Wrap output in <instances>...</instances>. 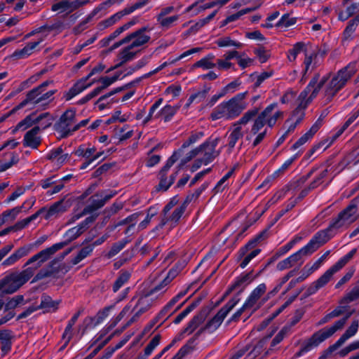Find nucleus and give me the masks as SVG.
Here are the masks:
<instances>
[{"instance_id":"f257e3e1","label":"nucleus","mask_w":359,"mask_h":359,"mask_svg":"<svg viewBox=\"0 0 359 359\" xmlns=\"http://www.w3.org/2000/svg\"><path fill=\"white\" fill-rule=\"evenodd\" d=\"M248 95V91L238 93L228 101L222 102L213 109L210 114V118L212 121L218 119L229 121L238 117L248 107V103L245 100Z\"/></svg>"},{"instance_id":"f03ea898","label":"nucleus","mask_w":359,"mask_h":359,"mask_svg":"<svg viewBox=\"0 0 359 359\" xmlns=\"http://www.w3.org/2000/svg\"><path fill=\"white\" fill-rule=\"evenodd\" d=\"M318 76H316L312 79L306 88L302 91L299 96V104L296 109L293 111L291 116L286 121V123L290 121H294L299 123L304 117V109L306 108L309 100H311L317 95L319 90L325 82V78H323L316 86Z\"/></svg>"},{"instance_id":"7ed1b4c3","label":"nucleus","mask_w":359,"mask_h":359,"mask_svg":"<svg viewBox=\"0 0 359 359\" xmlns=\"http://www.w3.org/2000/svg\"><path fill=\"white\" fill-rule=\"evenodd\" d=\"M355 65L349 64L340 69L326 86L324 97L326 102H330L332 97L344 87L347 81L355 73Z\"/></svg>"},{"instance_id":"20e7f679","label":"nucleus","mask_w":359,"mask_h":359,"mask_svg":"<svg viewBox=\"0 0 359 359\" xmlns=\"http://www.w3.org/2000/svg\"><path fill=\"white\" fill-rule=\"evenodd\" d=\"M258 113V108L255 107L245 111L243 116L234 123H232L229 128V135L228 137V151L231 153L235 147L238 140H241L244 136V130L243 126H246L251 121Z\"/></svg>"},{"instance_id":"39448f33","label":"nucleus","mask_w":359,"mask_h":359,"mask_svg":"<svg viewBox=\"0 0 359 359\" xmlns=\"http://www.w3.org/2000/svg\"><path fill=\"white\" fill-rule=\"evenodd\" d=\"M56 247H49L31 257L24 264V269L21 271L29 280L34 276L42 264L48 261L52 255Z\"/></svg>"},{"instance_id":"423d86ee","label":"nucleus","mask_w":359,"mask_h":359,"mask_svg":"<svg viewBox=\"0 0 359 359\" xmlns=\"http://www.w3.org/2000/svg\"><path fill=\"white\" fill-rule=\"evenodd\" d=\"M238 302L239 298L238 297H234L230 299L203 328L200 329L196 332L195 337L197 338L203 332L205 331H207L209 333L215 332L220 326L224 319L235 307Z\"/></svg>"},{"instance_id":"0eeeda50","label":"nucleus","mask_w":359,"mask_h":359,"mask_svg":"<svg viewBox=\"0 0 359 359\" xmlns=\"http://www.w3.org/2000/svg\"><path fill=\"white\" fill-rule=\"evenodd\" d=\"M158 292L159 291H154V287L147 294L139 298L135 306L131 311L132 312H135V313L127 322L124 326V328L128 327L133 323L136 322L143 313L149 311L153 306H154L157 299V297L154 294Z\"/></svg>"},{"instance_id":"6e6552de","label":"nucleus","mask_w":359,"mask_h":359,"mask_svg":"<svg viewBox=\"0 0 359 359\" xmlns=\"http://www.w3.org/2000/svg\"><path fill=\"white\" fill-rule=\"evenodd\" d=\"M28 281L22 271L12 272L0 280V297L13 294Z\"/></svg>"},{"instance_id":"1a4fd4ad","label":"nucleus","mask_w":359,"mask_h":359,"mask_svg":"<svg viewBox=\"0 0 359 359\" xmlns=\"http://www.w3.org/2000/svg\"><path fill=\"white\" fill-rule=\"evenodd\" d=\"M359 215H358L357 200H352L350 204L342 210L330 223V228H335L337 230L346 227L355 222Z\"/></svg>"},{"instance_id":"9d476101","label":"nucleus","mask_w":359,"mask_h":359,"mask_svg":"<svg viewBox=\"0 0 359 359\" xmlns=\"http://www.w3.org/2000/svg\"><path fill=\"white\" fill-rule=\"evenodd\" d=\"M180 158V151H175L168 159L165 165L161 169L158 173L159 184L157 190L167 191L168 188L174 183L176 176L178 173L177 170L169 177L167 176L168 171L174 163Z\"/></svg>"},{"instance_id":"9b49d317","label":"nucleus","mask_w":359,"mask_h":359,"mask_svg":"<svg viewBox=\"0 0 359 359\" xmlns=\"http://www.w3.org/2000/svg\"><path fill=\"white\" fill-rule=\"evenodd\" d=\"M96 219L95 216H90L85 219L76 226H74L69 229L64 235L65 238V241L55 243L51 247H56L57 248L54 250V253L67 245L69 243L79 237L83 232H85L89 227V225L92 224Z\"/></svg>"},{"instance_id":"f8f14e48","label":"nucleus","mask_w":359,"mask_h":359,"mask_svg":"<svg viewBox=\"0 0 359 359\" xmlns=\"http://www.w3.org/2000/svg\"><path fill=\"white\" fill-rule=\"evenodd\" d=\"M264 234L265 232H262L239 250L238 258L242 259L240 264L242 269H244L252 259L260 253L261 250L255 248V246L262 239Z\"/></svg>"},{"instance_id":"ddd939ff","label":"nucleus","mask_w":359,"mask_h":359,"mask_svg":"<svg viewBox=\"0 0 359 359\" xmlns=\"http://www.w3.org/2000/svg\"><path fill=\"white\" fill-rule=\"evenodd\" d=\"M334 231H337V229L335 228H330V224L327 229L317 232L308 244L301 248L305 256H310L320 246L326 243L332 236L331 233Z\"/></svg>"},{"instance_id":"4468645a","label":"nucleus","mask_w":359,"mask_h":359,"mask_svg":"<svg viewBox=\"0 0 359 359\" xmlns=\"http://www.w3.org/2000/svg\"><path fill=\"white\" fill-rule=\"evenodd\" d=\"M75 123V111L73 109H67L55 124V129L60 133V137L65 138L74 132V126Z\"/></svg>"},{"instance_id":"2eb2a0df","label":"nucleus","mask_w":359,"mask_h":359,"mask_svg":"<svg viewBox=\"0 0 359 359\" xmlns=\"http://www.w3.org/2000/svg\"><path fill=\"white\" fill-rule=\"evenodd\" d=\"M356 249L354 248L341 257L331 268L327 270L317 280L315 281L319 288L324 287L332 278V276L341 269L355 255Z\"/></svg>"},{"instance_id":"dca6fc26","label":"nucleus","mask_w":359,"mask_h":359,"mask_svg":"<svg viewBox=\"0 0 359 359\" xmlns=\"http://www.w3.org/2000/svg\"><path fill=\"white\" fill-rule=\"evenodd\" d=\"M114 190L101 191L90 196L88 205L84 208V213L90 214L103 207L105 203L116 194Z\"/></svg>"},{"instance_id":"f3484780","label":"nucleus","mask_w":359,"mask_h":359,"mask_svg":"<svg viewBox=\"0 0 359 359\" xmlns=\"http://www.w3.org/2000/svg\"><path fill=\"white\" fill-rule=\"evenodd\" d=\"M218 142L219 138L208 139L196 148L198 155H203V165H207L212 162L219 155L220 151L215 149Z\"/></svg>"},{"instance_id":"a211bd4d","label":"nucleus","mask_w":359,"mask_h":359,"mask_svg":"<svg viewBox=\"0 0 359 359\" xmlns=\"http://www.w3.org/2000/svg\"><path fill=\"white\" fill-rule=\"evenodd\" d=\"M70 206V201L66 200L65 197L52 204L48 208H46V213L43 217L46 220L58 218L61 215L67 211Z\"/></svg>"},{"instance_id":"6ab92c4d","label":"nucleus","mask_w":359,"mask_h":359,"mask_svg":"<svg viewBox=\"0 0 359 359\" xmlns=\"http://www.w3.org/2000/svg\"><path fill=\"white\" fill-rule=\"evenodd\" d=\"M278 107L277 103H272L266 107L259 116L262 118L266 125L272 128L279 118L283 117V112L276 109Z\"/></svg>"},{"instance_id":"aec40b11","label":"nucleus","mask_w":359,"mask_h":359,"mask_svg":"<svg viewBox=\"0 0 359 359\" xmlns=\"http://www.w3.org/2000/svg\"><path fill=\"white\" fill-rule=\"evenodd\" d=\"M89 0H62L52 5V11L62 13H72L79 8L86 5Z\"/></svg>"},{"instance_id":"412c9836","label":"nucleus","mask_w":359,"mask_h":359,"mask_svg":"<svg viewBox=\"0 0 359 359\" xmlns=\"http://www.w3.org/2000/svg\"><path fill=\"white\" fill-rule=\"evenodd\" d=\"M145 31L146 28L143 27L126 36L128 39V46L135 50L147 43L151 37L145 34Z\"/></svg>"},{"instance_id":"4be33fe9","label":"nucleus","mask_w":359,"mask_h":359,"mask_svg":"<svg viewBox=\"0 0 359 359\" xmlns=\"http://www.w3.org/2000/svg\"><path fill=\"white\" fill-rule=\"evenodd\" d=\"M185 205L180 204L177 206L169 217H164L161 219V222L152 230V232H156L161 230L165 224L169 222L171 226H175L180 219L186 210Z\"/></svg>"},{"instance_id":"5701e85b","label":"nucleus","mask_w":359,"mask_h":359,"mask_svg":"<svg viewBox=\"0 0 359 359\" xmlns=\"http://www.w3.org/2000/svg\"><path fill=\"white\" fill-rule=\"evenodd\" d=\"M304 257L306 256L304 252L300 249L287 258L279 262L276 265V269L278 271H283L294 266L298 263L301 265L303 263V257Z\"/></svg>"},{"instance_id":"b1692460","label":"nucleus","mask_w":359,"mask_h":359,"mask_svg":"<svg viewBox=\"0 0 359 359\" xmlns=\"http://www.w3.org/2000/svg\"><path fill=\"white\" fill-rule=\"evenodd\" d=\"M39 133V126H34L31 130H28L24 136L23 145L26 147L36 149L41 143Z\"/></svg>"},{"instance_id":"393cba45","label":"nucleus","mask_w":359,"mask_h":359,"mask_svg":"<svg viewBox=\"0 0 359 359\" xmlns=\"http://www.w3.org/2000/svg\"><path fill=\"white\" fill-rule=\"evenodd\" d=\"M50 116L48 112L43 113L38 116H35V114H31L27 116L24 119L20 121L15 126L13 132L17 130H25L26 129L32 127L33 125L39 123L42 119H46Z\"/></svg>"},{"instance_id":"a878e982","label":"nucleus","mask_w":359,"mask_h":359,"mask_svg":"<svg viewBox=\"0 0 359 359\" xmlns=\"http://www.w3.org/2000/svg\"><path fill=\"white\" fill-rule=\"evenodd\" d=\"M259 274L256 276L252 275V271L246 274L241 275L238 277L236 281L232 284L225 292V296L229 295L231 292L236 290H239L241 292L245 287L250 284L254 279H255Z\"/></svg>"},{"instance_id":"bb28decb","label":"nucleus","mask_w":359,"mask_h":359,"mask_svg":"<svg viewBox=\"0 0 359 359\" xmlns=\"http://www.w3.org/2000/svg\"><path fill=\"white\" fill-rule=\"evenodd\" d=\"M210 312L209 307H205L196 315L188 323L187 326L184 329V332L191 334L208 317Z\"/></svg>"},{"instance_id":"cd10ccee","label":"nucleus","mask_w":359,"mask_h":359,"mask_svg":"<svg viewBox=\"0 0 359 359\" xmlns=\"http://www.w3.org/2000/svg\"><path fill=\"white\" fill-rule=\"evenodd\" d=\"M359 25V13L348 21L341 36V43L345 45L354 38V33Z\"/></svg>"},{"instance_id":"c85d7f7f","label":"nucleus","mask_w":359,"mask_h":359,"mask_svg":"<svg viewBox=\"0 0 359 359\" xmlns=\"http://www.w3.org/2000/svg\"><path fill=\"white\" fill-rule=\"evenodd\" d=\"M42 93H43V91L39 89L37 87L34 88L27 93L25 99L22 100L18 106H16L13 109V111H16L20 109H22L29 103L34 105L39 104L40 97Z\"/></svg>"},{"instance_id":"c756f323","label":"nucleus","mask_w":359,"mask_h":359,"mask_svg":"<svg viewBox=\"0 0 359 359\" xmlns=\"http://www.w3.org/2000/svg\"><path fill=\"white\" fill-rule=\"evenodd\" d=\"M137 52V50L133 49L129 46H126L119 52L117 55L116 60L118 61V63L114 67L110 68L108 72L116 69L123 65L125 63L133 60L135 57Z\"/></svg>"},{"instance_id":"7c9ffc66","label":"nucleus","mask_w":359,"mask_h":359,"mask_svg":"<svg viewBox=\"0 0 359 359\" xmlns=\"http://www.w3.org/2000/svg\"><path fill=\"white\" fill-rule=\"evenodd\" d=\"M290 333V327L284 326L278 333L275 336V337L272 339L270 347L265 351L264 354V357H266L271 354L272 353L278 350V345L284 339L285 337H287Z\"/></svg>"},{"instance_id":"2f4dec72","label":"nucleus","mask_w":359,"mask_h":359,"mask_svg":"<svg viewBox=\"0 0 359 359\" xmlns=\"http://www.w3.org/2000/svg\"><path fill=\"white\" fill-rule=\"evenodd\" d=\"M180 107V104H177L174 106L166 104L154 115V118H161L165 123L168 122L177 112Z\"/></svg>"},{"instance_id":"473e14b6","label":"nucleus","mask_w":359,"mask_h":359,"mask_svg":"<svg viewBox=\"0 0 359 359\" xmlns=\"http://www.w3.org/2000/svg\"><path fill=\"white\" fill-rule=\"evenodd\" d=\"M326 338L320 330L315 332L302 346V351L308 352L312 348L317 347L320 343L325 341Z\"/></svg>"},{"instance_id":"72a5a7b5","label":"nucleus","mask_w":359,"mask_h":359,"mask_svg":"<svg viewBox=\"0 0 359 359\" xmlns=\"http://www.w3.org/2000/svg\"><path fill=\"white\" fill-rule=\"evenodd\" d=\"M183 267L184 264H180V266L175 265L172 268L160 284L154 287V291H165L164 288L179 274Z\"/></svg>"},{"instance_id":"f704fd0d","label":"nucleus","mask_w":359,"mask_h":359,"mask_svg":"<svg viewBox=\"0 0 359 359\" xmlns=\"http://www.w3.org/2000/svg\"><path fill=\"white\" fill-rule=\"evenodd\" d=\"M111 306L105 307L100 310L94 317H87L84 320L86 326L95 327L101 323L109 315Z\"/></svg>"},{"instance_id":"c9c22d12","label":"nucleus","mask_w":359,"mask_h":359,"mask_svg":"<svg viewBox=\"0 0 359 359\" xmlns=\"http://www.w3.org/2000/svg\"><path fill=\"white\" fill-rule=\"evenodd\" d=\"M266 290V285L264 283L259 284L254 290L251 292L250 295L245 302V307L253 308L259 299L265 293Z\"/></svg>"},{"instance_id":"e433bc0d","label":"nucleus","mask_w":359,"mask_h":359,"mask_svg":"<svg viewBox=\"0 0 359 359\" xmlns=\"http://www.w3.org/2000/svg\"><path fill=\"white\" fill-rule=\"evenodd\" d=\"M321 126L320 121L318 120L310 128V130L303 135L292 147V149H296L300 146L305 144L310 140L314 134L318 130Z\"/></svg>"},{"instance_id":"4c0bfd02","label":"nucleus","mask_w":359,"mask_h":359,"mask_svg":"<svg viewBox=\"0 0 359 359\" xmlns=\"http://www.w3.org/2000/svg\"><path fill=\"white\" fill-rule=\"evenodd\" d=\"M359 327L358 320H354L341 337L335 342V346H341L347 339L354 336Z\"/></svg>"},{"instance_id":"58836bf2","label":"nucleus","mask_w":359,"mask_h":359,"mask_svg":"<svg viewBox=\"0 0 359 359\" xmlns=\"http://www.w3.org/2000/svg\"><path fill=\"white\" fill-rule=\"evenodd\" d=\"M126 15H128V14L127 13H125V9H123L122 11L112 15L109 18L99 22L97 25V27L100 30H103L106 28H108V27L114 25L115 23H116L123 16H125Z\"/></svg>"},{"instance_id":"ea45409f","label":"nucleus","mask_w":359,"mask_h":359,"mask_svg":"<svg viewBox=\"0 0 359 359\" xmlns=\"http://www.w3.org/2000/svg\"><path fill=\"white\" fill-rule=\"evenodd\" d=\"M60 303V300L53 301L49 296L43 295L38 307L39 309H44L46 312L55 311Z\"/></svg>"},{"instance_id":"a19ab883","label":"nucleus","mask_w":359,"mask_h":359,"mask_svg":"<svg viewBox=\"0 0 359 359\" xmlns=\"http://www.w3.org/2000/svg\"><path fill=\"white\" fill-rule=\"evenodd\" d=\"M269 336L259 340L244 359H255L264 351Z\"/></svg>"},{"instance_id":"79ce46f5","label":"nucleus","mask_w":359,"mask_h":359,"mask_svg":"<svg viewBox=\"0 0 359 359\" xmlns=\"http://www.w3.org/2000/svg\"><path fill=\"white\" fill-rule=\"evenodd\" d=\"M215 55L212 54H208L205 57H203L200 60L195 62L192 68H202L203 69H210L216 67V63L214 62Z\"/></svg>"},{"instance_id":"37998d69","label":"nucleus","mask_w":359,"mask_h":359,"mask_svg":"<svg viewBox=\"0 0 359 359\" xmlns=\"http://www.w3.org/2000/svg\"><path fill=\"white\" fill-rule=\"evenodd\" d=\"M86 88H88V86H83L81 82H76L69 90L63 93L62 98L65 99V101H69Z\"/></svg>"},{"instance_id":"c03bdc74","label":"nucleus","mask_w":359,"mask_h":359,"mask_svg":"<svg viewBox=\"0 0 359 359\" xmlns=\"http://www.w3.org/2000/svg\"><path fill=\"white\" fill-rule=\"evenodd\" d=\"M358 13H359V3L355 2L347 6L345 11H339L338 19L340 21H345Z\"/></svg>"},{"instance_id":"a18cd8bd","label":"nucleus","mask_w":359,"mask_h":359,"mask_svg":"<svg viewBox=\"0 0 359 359\" xmlns=\"http://www.w3.org/2000/svg\"><path fill=\"white\" fill-rule=\"evenodd\" d=\"M40 41H34L28 43L22 49L16 50L13 53V56L18 59L24 58L30 55L33 50L39 44Z\"/></svg>"},{"instance_id":"49530a36","label":"nucleus","mask_w":359,"mask_h":359,"mask_svg":"<svg viewBox=\"0 0 359 359\" xmlns=\"http://www.w3.org/2000/svg\"><path fill=\"white\" fill-rule=\"evenodd\" d=\"M93 251V245H88L83 247L77 255L71 259L70 263L72 265H76L81 262L83 259L88 257Z\"/></svg>"},{"instance_id":"de8ad7c7","label":"nucleus","mask_w":359,"mask_h":359,"mask_svg":"<svg viewBox=\"0 0 359 359\" xmlns=\"http://www.w3.org/2000/svg\"><path fill=\"white\" fill-rule=\"evenodd\" d=\"M130 273L126 271H121L118 276L116 279L112 286L114 292H116L121 287H123L130 278Z\"/></svg>"},{"instance_id":"09e8293b","label":"nucleus","mask_w":359,"mask_h":359,"mask_svg":"<svg viewBox=\"0 0 359 359\" xmlns=\"http://www.w3.org/2000/svg\"><path fill=\"white\" fill-rule=\"evenodd\" d=\"M180 15H175L172 16L156 17V21L159 25L164 29H168L172 27L179 20Z\"/></svg>"},{"instance_id":"8fccbe9b","label":"nucleus","mask_w":359,"mask_h":359,"mask_svg":"<svg viewBox=\"0 0 359 359\" xmlns=\"http://www.w3.org/2000/svg\"><path fill=\"white\" fill-rule=\"evenodd\" d=\"M346 323V319L341 318L336 321L335 323L330 327H325L320 330V331L325 337L327 339L334 334L337 330L342 329Z\"/></svg>"},{"instance_id":"3c124183","label":"nucleus","mask_w":359,"mask_h":359,"mask_svg":"<svg viewBox=\"0 0 359 359\" xmlns=\"http://www.w3.org/2000/svg\"><path fill=\"white\" fill-rule=\"evenodd\" d=\"M129 242L126 238L122 239L116 243L112 244L110 250L107 253L106 257L108 259H111L121 252Z\"/></svg>"},{"instance_id":"603ef678","label":"nucleus","mask_w":359,"mask_h":359,"mask_svg":"<svg viewBox=\"0 0 359 359\" xmlns=\"http://www.w3.org/2000/svg\"><path fill=\"white\" fill-rule=\"evenodd\" d=\"M161 337L160 334H156L154 337V338L149 341V343L147 345L144 350V354L140 355V357H143L144 359H147L148 356H149L153 351L159 345Z\"/></svg>"},{"instance_id":"864d4df0","label":"nucleus","mask_w":359,"mask_h":359,"mask_svg":"<svg viewBox=\"0 0 359 359\" xmlns=\"http://www.w3.org/2000/svg\"><path fill=\"white\" fill-rule=\"evenodd\" d=\"M359 299V286H355L339 301L341 305L348 304L352 302H355Z\"/></svg>"},{"instance_id":"5fc2aeb1","label":"nucleus","mask_w":359,"mask_h":359,"mask_svg":"<svg viewBox=\"0 0 359 359\" xmlns=\"http://www.w3.org/2000/svg\"><path fill=\"white\" fill-rule=\"evenodd\" d=\"M62 149L60 147L57 148L55 150L51 151L47 156L48 159L53 161H55L57 164L63 163L65 160L68 158V154L62 155Z\"/></svg>"},{"instance_id":"6e6d98bb","label":"nucleus","mask_w":359,"mask_h":359,"mask_svg":"<svg viewBox=\"0 0 359 359\" xmlns=\"http://www.w3.org/2000/svg\"><path fill=\"white\" fill-rule=\"evenodd\" d=\"M302 52L306 53V45L303 42H298L295 43L292 48L288 51V59L290 61H294L298 54Z\"/></svg>"},{"instance_id":"4d7b16f0","label":"nucleus","mask_w":359,"mask_h":359,"mask_svg":"<svg viewBox=\"0 0 359 359\" xmlns=\"http://www.w3.org/2000/svg\"><path fill=\"white\" fill-rule=\"evenodd\" d=\"M141 81V78H139L132 82H130L127 84H126L125 86H122V87H118V88H115L114 90H111V92H109V93L107 94H105L102 96H101L99 99H98V102H102V100L109 97L110 96L114 95L115 93H119L123 90H126V89H128L130 88V87L137 84L140 81Z\"/></svg>"},{"instance_id":"13d9d810","label":"nucleus","mask_w":359,"mask_h":359,"mask_svg":"<svg viewBox=\"0 0 359 359\" xmlns=\"http://www.w3.org/2000/svg\"><path fill=\"white\" fill-rule=\"evenodd\" d=\"M216 44L219 47L233 46L237 48H241L243 46V44L241 43L233 41L229 36L219 38V39L217 40Z\"/></svg>"},{"instance_id":"bf43d9fd","label":"nucleus","mask_w":359,"mask_h":359,"mask_svg":"<svg viewBox=\"0 0 359 359\" xmlns=\"http://www.w3.org/2000/svg\"><path fill=\"white\" fill-rule=\"evenodd\" d=\"M25 304L23 295H16L8 301L5 305V309L6 311L13 309L19 305H24Z\"/></svg>"},{"instance_id":"052dcab7","label":"nucleus","mask_w":359,"mask_h":359,"mask_svg":"<svg viewBox=\"0 0 359 359\" xmlns=\"http://www.w3.org/2000/svg\"><path fill=\"white\" fill-rule=\"evenodd\" d=\"M204 136V133L203 131H198L193 133L191 136L182 144L181 149H179L180 154L181 153L183 149H185L189 147L191 144L196 143L199 140H201Z\"/></svg>"},{"instance_id":"680f3d73","label":"nucleus","mask_w":359,"mask_h":359,"mask_svg":"<svg viewBox=\"0 0 359 359\" xmlns=\"http://www.w3.org/2000/svg\"><path fill=\"white\" fill-rule=\"evenodd\" d=\"M253 118V123L250 128V135H257L266 123L257 114Z\"/></svg>"},{"instance_id":"e2e57ef3","label":"nucleus","mask_w":359,"mask_h":359,"mask_svg":"<svg viewBox=\"0 0 359 359\" xmlns=\"http://www.w3.org/2000/svg\"><path fill=\"white\" fill-rule=\"evenodd\" d=\"M125 32L123 27L122 26L116 29L111 34H109L107 37L102 39L100 41L101 47H106L109 46L110 42L117 38L121 33Z\"/></svg>"},{"instance_id":"0e129e2a","label":"nucleus","mask_w":359,"mask_h":359,"mask_svg":"<svg viewBox=\"0 0 359 359\" xmlns=\"http://www.w3.org/2000/svg\"><path fill=\"white\" fill-rule=\"evenodd\" d=\"M297 22L296 18H290L288 13L284 14L276 23L277 27H288L294 25Z\"/></svg>"},{"instance_id":"69168bd1","label":"nucleus","mask_w":359,"mask_h":359,"mask_svg":"<svg viewBox=\"0 0 359 359\" xmlns=\"http://www.w3.org/2000/svg\"><path fill=\"white\" fill-rule=\"evenodd\" d=\"M194 341V339L189 340V343L183 346L171 359H182L186 354L192 350V348L189 344L193 343Z\"/></svg>"},{"instance_id":"338daca9","label":"nucleus","mask_w":359,"mask_h":359,"mask_svg":"<svg viewBox=\"0 0 359 359\" xmlns=\"http://www.w3.org/2000/svg\"><path fill=\"white\" fill-rule=\"evenodd\" d=\"M24 208L23 204L21 206L15 207L11 210L4 211V216L6 217L7 219H11V220H14Z\"/></svg>"},{"instance_id":"774afa93","label":"nucleus","mask_w":359,"mask_h":359,"mask_svg":"<svg viewBox=\"0 0 359 359\" xmlns=\"http://www.w3.org/2000/svg\"><path fill=\"white\" fill-rule=\"evenodd\" d=\"M327 169L323 170L319 175L311 182L309 184V189H314L321 184L323 182V179L327 177Z\"/></svg>"}]
</instances>
